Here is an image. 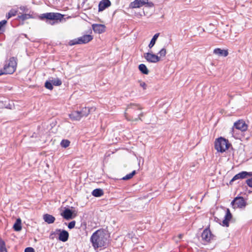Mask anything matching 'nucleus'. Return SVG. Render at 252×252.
I'll return each instance as SVG.
<instances>
[{
  "instance_id": "nucleus-1",
  "label": "nucleus",
  "mask_w": 252,
  "mask_h": 252,
  "mask_svg": "<svg viewBox=\"0 0 252 252\" xmlns=\"http://www.w3.org/2000/svg\"><path fill=\"white\" fill-rule=\"evenodd\" d=\"M142 109V107L138 104L130 103L127 105L125 113V117L128 121H137L139 120H141L140 117L136 118L138 112H139Z\"/></svg>"
},
{
  "instance_id": "nucleus-2",
  "label": "nucleus",
  "mask_w": 252,
  "mask_h": 252,
  "mask_svg": "<svg viewBox=\"0 0 252 252\" xmlns=\"http://www.w3.org/2000/svg\"><path fill=\"white\" fill-rule=\"evenodd\" d=\"M107 239L104 232L100 230L94 232L91 237V242L94 248L96 249L106 245Z\"/></svg>"
},
{
  "instance_id": "nucleus-3",
  "label": "nucleus",
  "mask_w": 252,
  "mask_h": 252,
  "mask_svg": "<svg viewBox=\"0 0 252 252\" xmlns=\"http://www.w3.org/2000/svg\"><path fill=\"white\" fill-rule=\"evenodd\" d=\"M17 64V58L11 57L8 61L5 62L3 69L0 70V75L13 73L16 69Z\"/></svg>"
},
{
  "instance_id": "nucleus-4",
  "label": "nucleus",
  "mask_w": 252,
  "mask_h": 252,
  "mask_svg": "<svg viewBox=\"0 0 252 252\" xmlns=\"http://www.w3.org/2000/svg\"><path fill=\"white\" fill-rule=\"evenodd\" d=\"M39 18L41 20L46 19L53 21V22H49V23L51 25H54L58 22V21H61L63 19V15L59 13L48 12L41 14Z\"/></svg>"
},
{
  "instance_id": "nucleus-5",
  "label": "nucleus",
  "mask_w": 252,
  "mask_h": 252,
  "mask_svg": "<svg viewBox=\"0 0 252 252\" xmlns=\"http://www.w3.org/2000/svg\"><path fill=\"white\" fill-rule=\"evenodd\" d=\"M248 126L246 124L245 122L243 120H239L234 124L233 126L232 127L231 133L234 137L235 138H239L238 135H237V130L240 131L241 132L247 130Z\"/></svg>"
},
{
  "instance_id": "nucleus-6",
  "label": "nucleus",
  "mask_w": 252,
  "mask_h": 252,
  "mask_svg": "<svg viewBox=\"0 0 252 252\" xmlns=\"http://www.w3.org/2000/svg\"><path fill=\"white\" fill-rule=\"evenodd\" d=\"M228 140L222 137L217 139L215 142V148L219 152L223 153L229 148Z\"/></svg>"
},
{
  "instance_id": "nucleus-7",
  "label": "nucleus",
  "mask_w": 252,
  "mask_h": 252,
  "mask_svg": "<svg viewBox=\"0 0 252 252\" xmlns=\"http://www.w3.org/2000/svg\"><path fill=\"white\" fill-rule=\"evenodd\" d=\"M93 38V36L91 35H84L78 38L70 40L69 42V45L72 46L77 44H85L91 41Z\"/></svg>"
},
{
  "instance_id": "nucleus-8",
  "label": "nucleus",
  "mask_w": 252,
  "mask_h": 252,
  "mask_svg": "<svg viewBox=\"0 0 252 252\" xmlns=\"http://www.w3.org/2000/svg\"><path fill=\"white\" fill-rule=\"evenodd\" d=\"M145 4L149 7H151L154 6L153 3L148 2V0H135L134 1L131 2L130 7L132 8H139Z\"/></svg>"
},
{
  "instance_id": "nucleus-9",
  "label": "nucleus",
  "mask_w": 252,
  "mask_h": 252,
  "mask_svg": "<svg viewBox=\"0 0 252 252\" xmlns=\"http://www.w3.org/2000/svg\"><path fill=\"white\" fill-rule=\"evenodd\" d=\"M62 82L61 79L58 78H51L47 80L45 83V87L50 90L53 89V85L59 86L62 85Z\"/></svg>"
},
{
  "instance_id": "nucleus-10",
  "label": "nucleus",
  "mask_w": 252,
  "mask_h": 252,
  "mask_svg": "<svg viewBox=\"0 0 252 252\" xmlns=\"http://www.w3.org/2000/svg\"><path fill=\"white\" fill-rule=\"evenodd\" d=\"M215 236L211 233L209 228H205L201 234L202 240L206 243L210 242L214 239Z\"/></svg>"
},
{
  "instance_id": "nucleus-11",
  "label": "nucleus",
  "mask_w": 252,
  "mask_h": 252,
  "mask_svg": "<svg viewBox=\"0 0 252 252\" xmlns=\"http://www.w3.org/2000/svg\"><path fill=\"white\" fill-rule=\"evenodd\" d=\"M231 204L232 205L233 208H243L246 206V202L242 197H236L231 202Z\"/></svg>"
},
{
  "instance_id": "nucleus-12",
  "label": "nucleus",
  "mask_w": 252,
  "mask_h": 252,
  "mask_svg": "<svg viewBox=\"0 0 252 252\" xmlns=\"http://www.w3.org/2000/svg\"><path fill=\"white\" fill-rule=\"evenodd\" d=\"M144 58L149 63H156L160 61V57L152 53H145Z\"/></svg>"
},
{
  "instance_id": "nucleus-13",
  "label": "nucleus",
  "mask_w": 252,
  "mask_h": 252,
  "mask_svg": "<svg viewBox=\"0 0 252 252\" xmlns=\"http://www.w3.org/2000/svg\"><path fill=\"white\" fill-rule=\"evenodd\" d=\"M248 176H252V172H248L246 171H242L235 175L231 179L230 183H231V182L239 179H244L246 178Z\"/></svg>"
},
{
  "instance_id": "nucleus-14",
  "label": "nucleus",
  "mask_w": 252,
  "mask_h": 252,
  "mask_svg": "<svg viewBox=\"0 0 252 252\" xmlns=\"http://www.w3.org/2000/svg\"><path fill=\"white\" fill-rule=\"evenodd\" d=\"M105 26L102 24H94L92 25V28L94 32L102 33L105 31Z\"/></svg>"
},
{
  "instance_id": "nucleus-15",
  "label": "nucleus",
  "mask_w": 252,
  "mask_h": 252,
  "mask_svg": "<svg viewBox=\"0 0 252 252\" xmlns=\"http://www.w3.org/2000/svg\"><path fill=\"white\" fill-rule=\"evenodd\" d=\"M61 215L66 220H69L73 218V212L68 208H65L64 210L61 213Z\"/></svg>"
},
{
  "instance_id": "nucleus-16",
  "label": "nucleus",
  "mask_w": 252,
  "mask_h": 252,
  "mask_svg": "<svg viewBox=\"0 0 252 252\" xmlns=\"http://www.w3.org/2000/svg\"><path fill=\"white\" fill-rule=\"evenodd\" d=\"M232 218V215L229 209H227L226 213L224 217V219L222 222V225L224 226L228 227L229 226L228 221L230 220Z\"/></svg>"
},
{
  "instance_id": "nucleus-17",
  "label": "nucleus",
  "mask_w": 252,
  "mask_h": 252,
  "mask_svg": "<svg viewBox=\"0 0 252 252\" xmlns=\"http://www.w3.org/2000/svg\"><path fill=\"white\" fill-rule=\"evenodd\" d=\"M110 5L111 2L109 0H102L98 4V11H102Z\"/></svg>"
},
{
  "instance_id": "nucleus-18",
  "label": "nucleus",
  "mask_w": 252,
  "mask_h": 252,
  "mask_svg": "<svg viewBox=\"0 0 252 252\" xmlns=\"http://www.w3.org/2000/svg\"><path fill=\"white\" fill-rule=\"evenodd\" d=\"M213 53L220 57H225L228 55L227 50L221 49L220 48H216L214 50Z\"/></svg>"
},
{
  "instance_id": "nucleus-19",
  "label": "nucleus",
  "mask_w": 252,
  "mask_h": 252,
  "mask_svg": "<svg viewBox=\"0 0 252 252\" xmlns=\"http://www.w3.org/2000/svg\"><path fill=\"white\" fill-rule=\"evenodd\" d=\"M43 219L48 224L53 223L55 220V218L51 215L45 214L43 216Z\"/></svg>"
},
{
  "instance_id": "nucleus-20",
  "label": "nucleus",
  "mask_w": 252,
  "mask_h": 252,
  "mask_svg": "<svg viewBox=\"0 0 252 252\" xmlns=\"http://www.w3.org/2000/svg\"><path fill=\"white\" fill-rule=\"evenodd\" d=\"M69 118L73 121H79L82 118L79 111L72 112L69 115Z\"/></svg>"
},
{
  "instance_id": "nucleus-21",
  "label": "nucleus",
  "mask_w": 252,
  "mask_h": 252,
  "mask_svg": "<svg viewBox=\"0 0 252 252\" xmlns=\"http://www.w3.org/2000/svg\"><path fill=\"white\" fill-rule=\"evenodd\" d=\"M68 237L69 234L68 232L66 230H63L59 234V239L62 242H65L68 240Z\"/></svg>"
},
{
  "instance_id": "nucleus-22",
  "label": "nucleus",
  "mask_w": 252,
  "mask_h": 252,
  "mask_svg": "<svg viewBox=\"0 0 252 252\" xmlns=\"http://www.w3.org/2000/svg\"><path fill=\"white\" fill-rule=\"evenodd\" d=\"M94 109V108L84 107L81 111H79L80 114H81V117H87L90 113L91 110Z\"/></svg>"
},
{
  "instance_id": "nucleus-23",
  "label": "nucleus",
  "mask_w": 252,
  "mask_h": 252,
  "mask_svg": "<svg viewBox=\"0 0 252 252\" xmlns=\"http://www.w3.org/2000/svg\"><path fill=\"white\" fill-rule=\"evenodd\" d=\"M13 228L16 231H19L21 230V220L20 218L16 220V222L13 225Z\"/></svg>"
},
{
  "instance_id": "nucleus-24",
  "label": "nucleus",
  "mask_w": 252,
  "mask_h": 252,
  "mask_svg": "<svg viewBox=\"0 0 252 252\" xmlns=\"http://www.w3.org/2000/svg\"><path fill=\"white\" fill-rule=\"evenodd\" d=\"M92 194L95 197H100L103 194V191L101 189H96L92 191Z\"/></svg>"
},
{
  "instance_id": "nucleus-25",
  "label": "nucleus",
  "mask_w": 252,
  "mask_h": 252,
  "mask_svg": "<svg viewBox=\"0 0 252 252\" xmlns=\"http://www.w3.org/2000/svg\"><path fill=\"white\" fill-rule=\"evenodd\" d=\"M139 70L144 74H148L149 73V70L146 67V66L144 64H140L139 65Z\"/></svg>"
},
{
  "instance_id": "nucleus-26",
  "label": "nucleus",
  "mask_w": 252,
  "mask_h": 252,
  "mask_svg": "<svg viewBox=\"0 0 252 252\" xmlns=\"http://www.w3.org/2000/svg\"><path fill=\"white\" fill-rule=\"evenodd\" d=\"M18 12V10L14 9H11L6 15V18L9 19L12 17L15 16Z\"/></svg>"
},
{
  "instance_id": "nucleus-27",
  "label": "nucleus",
  "mask_w": 252,
  "mask_h": 252,
  "mask_svg": "<svg viewBox=\"0 0 252 252\" xmlns=\"http://www.w3.org/2000/svg\"><path fill=\"white\" fill-rule=\"evenodd\" d=\"M158 35L159 33H156L154 35L148 46L150 48H152L154 46Z\"/></svg>"
},
{
  "instance_id": "nucleus-28",
  "label": "nucleus",
  "mask_w": 252,
  "mask_h": 252,
  "mask_svg": "<svg viewBox=\"0 0 252 252\" xmlns=\"http://www.w3.org/2000/svg\"><path fill=\"white\" fill-rule=\"evenodd\" d=\"M0 252H7L4 242L0 238Z\"/></svg>"
},
{
  "instance_id": "nucleus-29",
  "label": "nucleus",
  "mask_w": 252,
  "mask_h": 252,
  "mask_svg": "<svg viewBox=\"0 0 252 252\" xmlns=\"http://www.w3.org/2000/svg\"><path fill=\"white\" fill-rule=\"evenodd\" d=\"M32 17L31 15L29 14H23L18 16L19 19L22 21H25L27 19H29Z\"/></svg>"
},
{
  "instance_id": "nucleus-30",
  "label": "nucleus",
  "mask_w": 252,
  "mask_h": 252,
  "mask_svg": "<svg viewBox=\"0 0 252 252\" xmlns=\"http://www.w3.org/2000/svg\"><path fill=\"white\" fill-rule=\"evenodd\" d=\"M6 23L7 21L5 20H2L0 22V34L2 33L4 31L3 27Z\"/></svg>"
},
{
  "instance_id": "nucleus-31",
  "label": "nucleus",
  "mask_w": 252,
  "mask_h": 252,
  "mask_svg": "<svg viewBox=\"0 0 252 252\" xmlns=\"http://www.w3.org/2000/svg\"><path fill=\"white\" fill-rule=\"evenodd\" d=\"M70 141L66 139L63 140L61 142V145L62 147L66 148L69 146Z\"/></svg>"
},
{
  "instance_id": "nucleus-32",
  "label": "nucleus",
  "mask_w": 252,
  "mask_h": 252,
  "mask_svg": "<svg viewBox=\"0 0 252 252\" xmlns=\"http://www.w3.org/2000/svg\"><path fill=\"white\" fill-rule=\"evenodd\" d=\"M136 173L135 170L133 171L131 173L127 174L126 176L123 178V179L124 180H127L131 179Z\"/></svg>"
},
{
  "instance_id": "nucleus-33",
  "label": "nucleus",
  "mask_w": 252,
  "mask_h": 252,
  "mask_svg": "<svg viewBox=\"0 0 252 252\" xmlns=\"http://www.w3.org/2000/svg\"><path fill=\"white\" fill-rule=\"evenodd\" d=\"M158 54L159 55L160 58L161 57H164L166 54V50L165 48H162L158 53Z\"/></svg>"
},
{
  "instance_id": "nucleus-34",
  "label": "nucleus",
  "mask_w": 252,
  "mask_h": 252,
  "mask_svg": "<svg viewBox=\"0 0 252 252\" xmlns=\"http://www.w3.org/2000/svg\"><path fill=\"white\" fill-rule=\"evenodd\" d=\"M75 225V221L73 220L68 223V227L69 229H72L74 227Z\"/></svg>"
},
{
  "instance_id": "nucleus-35",
  "label": "nucleus",
  "mask_w": 252,
  "mask_h": 252,
  "mask_svg": "<svg viewBox=\"0 0 252 252\" xmlns=\"http://www.w3.org/2000/svg\"><path fill=\"white\" fill-rule=\"evenodd\" d=\"M140 86L143 88L144 90L146 89L147 88V85L146 84L142 81H140Z\"/></svg>"
},
{
  "instance_id": "nucleus-36",
  "label": "nucleus",
  "mask_w": 252,
  "mask_h": 252,
  "mask_svg": "<svg viewBox=\"0 0 252 252\" xmlns=\"http://www.w3.org/2000/svg\"><path fill=\"white\" fill-rule=\"evenodd\" d=\"M25 252H34V250L32 247H28L25 249Z\"/></svg>"
},
{
  "instance_id": "nucleus-37",
  "label": "nucleus",
  "mask_w": 252,
  "mask_h": 252,
  "mask_svg": "<svg viewBox=\"0 0 252 252\" xmlns=\"http://www.w3.org/2000/svg\"><path fill=\"white\" fill-rule=\"evenodd\" d=\"M246 183L247 184V185L250 187H251L252 188V178L249 179H248L247 181H246Z\"/></svg>"
},
{
  "instance_id": "nucleus-38",
  "label": "nucleus",
  "mask_w": 252,
  "mask_h": 252,
  "mask_svg": "<svg viewBox=\"0 0 252 252\" xmlns=\"http://www.w3.org/2000/svg\"><path fill=\"white\" fill-rule=\"evenodd\" d=\"M137 116H138L137 118L140 117L141 118V117L144 116V113L143 112H140V113L138 112Z\"/></svg>"
},
{
  "instance_id": "nucleus-39",
  "label": "nucleus",
  "mask_w": 252,
  "mask_h": 252,
  "mask_svg": "<svg viewBox=\"0 0 252 252\" xmlns=\"http://www.w3.org/2000/svg\"><path fill=\"white\" fill-rule=\"evenodd\" d=\"M182 237H183V235L181 234H180L178 235V237L179 239H181L182 238Z\"/></svg>"
},
{
  "instance_id": "nucleus-40",
  "label": "nucleus",
  "mask_w": 252,
  "mask_h": 252,
  "mask_svg": "<svg viewBox=\"0 0 252 252\" xmlns=\"http://www.w3.org/2000/svg\"><path fill=\"white\" fill-rule=\"evenodd\" d=\"M130 234H128V237H130Z\"/></svg>"
},
{
  "instance_id": "nucleus-41",
  "label": "nucleus",
  "mask_w": 252,
  "mask_h": 252,
  "mask_svg": "<svg viewBox=\"0 0 252 252\" xmlns=\"http://www.w3.org/2000/svg\"><path fill=\"white\" fill-rule=\"evenodd\" d=\"M20 8H21V9H22V10H23V8L22 7H21Z\"/></svg>"
}]
</instances>
